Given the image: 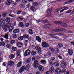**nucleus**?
<instances>
[{"label":"nucleus","instance_id":"nucleus-1","mask_svg":"<svg viewBox=\"0 0 74 74\" xmlns=\"http://www.w3.org/2000/svg\"><path fill=\"white\" fill-rule=\"evenodd\" d=\"M61 66L62 68V73H64L66 71V70L65 69V67H66V63L64 62H62L61 64Z\"/></svg>","mask_w":74,"mask_h":74},{"label":"nucleus","instance_id":"nucleus-2","mask_svg":"<svg viewBox=\"0 0 74 74\" xmlns=\"http://www.w3.org/2000/svg\"><path fill=\"white\" fill-rule=\"evenodd\" d=\"M65 30L63 28H60V29H55L52 31V32L53 33V32H62V31H64Z\"/></svg>","mask_w":74,"mask_h":74},{"label":"nucleus","instance_id":"nucleus-3","mask_svg":"<svg viewBox=\"0 0 74 74\" xmlns=\"http://www.w3.org/2000/svg\"><path fill=\"white\" fill-rule=\"evenodd\" d=\"M30 50H27L24 53V55L25 56H27L30 55Z\"/></svg>","mask_w":74,"mask_h":74},{"label":"nucleus","instance_id":"nucleus-4","mask_svg":"<svg viewBox=\"0 0 74 74\" xmlns=\"http://www.w3.org/2000/svg\"><path fill=\"white\" fill-rule=\"evenodd\" d=\"M34 66L35 67H36V68L38 67V66H39V63L37 60H36L35 61L34 63Z\"/></svg>","mask_w":74,"mask_h":74},{"label":"nucleus","instance_id":"nucleus-5","mask_svg":"<svg viewBox=\"0 0 74 74\" xmlns=\"http://www.w3.org/2000/svg\"><path fill=\"white\" fill-rule=\"evenodd\" d=\"M68 52L69 55L71 56L73 54V50L72 49H69L68 50Z\"/></svg>","mask_w":74,"mask_h":74},{"label":"nucleus","instance_id":"nucleus-6","mask_svg":"<svg viewBox=\"0 0 74 74\" xmlns=\"http://www.w3.org/2000/svg\"><path fill=\"white\" fill-rule=\"evenodd\" d=\"M42 46L43 48H47L49 46V45L47 43L45 42H43L42 43Z\"/></svg>","mask_w":74,"mask_h":74},{"label":"nucleus","instance_id":"nucleus-7","mask_svg":"<svg viewBox=\"0 0 74 74\" xmlns=\"http://www.w3.org/2000/svg\"><path fill=\"white\" fill-rule=\"evenodd\" d=\"M14 63V62L12 61H9L8 62V66L9 67H11L13 65Z\"/></svg>","mask_w":74,"mask_h":74},{"label":"nucleus","instance_id":"nucleus-8","mask_svg":"<svg viewBox=\"0 0 74 74\" xmlns=\"http://www.w3.org/2000/svg\"><path fill=\"white\" fill-rule=\"evenodd\" d=\"M56 72L57 74H60L62 73V70L59 68H57L56 70Z\"/></svg>","mask_w":74,"mask_h":74},{"label":"nucleus","instance_id":"nucleus-9","mask_svg":"<svg viewBox=\"0 0 74 74\" xmlns=\"http://www.w3.org/2000/svg\"><path fill=\"white\" fill-rule=\"evenodd\" d=\"M63 8H64V9L60 10V13L62 12H63V11H65V10H66L68 9V7H63L61 8V9H63Z\"/></svg>","mask_w":74,"mask_h":74},{"label":"nucleus","instance_id":"nucleus-10","mask_svg":"<svg viewBox=\"0 0 74 74\" xmlns=\"http://www.w3.org/2000/svg\"><path fill=\"white\" fill-rule=\"evenodd\" d=\"M74 1V0H69L68 1L64 3V4L65 5V4H70L71 2H73Z\"/></svg>","mask_w":74,"mask_h":74},{"label":"nucleus","instance_id":"nucleus-11","mask_svg":"<svg viewBox=\"0 0 74 74\" xmlns=\"http://www.w3.org/2000/svg\"><path fill=\"white\" fill-rule=\"evenodd\" d=\"M41 22L43 23H47V20H46L43 21H41L40 20H37V22L38 23H39V22Z\"/></svg>","mask_w":74,"mask_h":74},{"label":"nucleus","instance_id":"nucleus-12","mask_svg":"<svg viewBox=\"0 0 74 74\" xmlns=\"http://www.w3.org/2000/svg\"><path fill=\"white\" fill-rule=\"evenodd\" d=\"M25 70V67L24 66L21 67L19 70V72L21 73Z\"/></svg>","mask_w":74,"mask_h":74},{"label":"nucleus","instance_id":"nucleus-13","mask_svg":"<svg viewBox=\"0 0 74 74\" xmlns=\"http://www.w3.org/2000/svg\"><path fill=\"white\" fill-rule=\"evenodd\" d=\"M22 62L21 61H20L17 64V67L18 68H19L21 66H22Z\"/></svg>","mask_w":74,"mask_h":74},{"label":"nucleus","instance_id":"nucleus-14","mask_svg":"<svg viewBox=\"0 0 74 74\" xmlns=\"http://www.w3.org/2000/svg\"><path fill=\"white\" fill-rule=\"evenodd\" d=\"M38 69L40 71H42L44 70V67L41 65L39 66L38 67Z\"/></svg>","mask_w":74,"mask_h":74},{"label":"nucleus","instance_id":"nucleus-15","mask_svg":"<svg viewBox=\"0 0 74 74\" xmlns=\"http://www.w3.org/2000/svg\"><path fill=\"white\" fill-rule=\"evenodd\" d=\"M12 0H7L6 2V4L9 5L11 4V3H12Z\"/></svg>","mask_w":74,"mask_h":74},{"label":"nucleus","instance_id":"nucleus-16","mask_svg":"<svg viewBox=\"0 0 74 74\" xmlns=\"http://www.w3.org/2000/svg\"><path fill=\"white\" fill-rule=\"evenodd\" d=\"M16 45L17 46V47H19V48H21V47H22L23 45L22 43L19 42H18L17 43Z\"/></svg>","mask_w":74,"mask_h":74},{"label":"nucleus","instance_id":"nucleus-17","mask_svg":"<svg viewBox=\"0 0 74 74\" xmlns=\"http://www.w3.org/2000/svg\"><path fill=\"white\" fill-rule=\"evenodd\" d=\"M54 71L55 69H54V68H53V67L52 66L51 67L49 70L50 73H53L54 72Z\"/></svg>","mask_w":74,"mask_h":74},{"label":"nucleus","instance_id":"nucleus-18","mask_svg":"<svg viewBox=\"0 0 74 74\" xmlns=\"http://www.w3.org/2000/svg\"><path fill=\"white\" fill-rule=\"evenodd\" d=\"M36 39L37 41H38V42H40L41 41V38H40V37L38 36H37L36 37Z\"/></svg>","mask_w":74,"mask_h":74},{"label":"nucleus","instance_id":"nucleus-19","mask_svg":"<svg viewBox=\"0 0 74 74\" xmlns=\"http://www.w3.org/2000/svg\"><path fill=\"white\" fill-rule=\"evenodd\" d=\"M30 68V66L29 64H27L25 66V69L26 70L29 71V68Z\"/></svg>","mask_w":74,"mask_h":74},{"label":"nucleus","instance_id":"nucleus-20","mask_svg":"<svg viewBox=\"0 0 74 74\" xmlns=\"http://www.w3.org/2000/svg\"><path fill=\"white\" fill-rule=\"evenodd\" d=\"M35 49H36V50H37V51H40V50H41V49L40 47H39L38 46H36L35 47Z\"/></svg>","mask_w":74,"mask_h":74},{"label":"nucleus","instance_id":"nucleus-21","mask_svg":"<svg viewBox=\"0 0 74 74\" xmlns=\"http://www.w3.org/2000/svg\"><path fill=\"white\" fill-rule=\"evenodd\" d=\"M9 58L11 59H14L15 58V56H14V54H11L10 55Z\"/></svg>","mask_w":74,"mask_h":74},{"label":"nucleus","instance_id":"nucleus-22","mask_svg":"<svg viewBox=\"0 0 74 74\" xmlns=\"http://www.w3.org/2000/svg\"><path fill=\"white\" fill-rule=\"evenodd\" d=\"M50 36H51L52 38H58V37L56 36L55 35H52V34H50Z\"/></svg>","mask_w":74,"mask_h":74},{"label":"nucleus","instance_id":"nucleus-23","mask_svg":"<svg viewBox=\"0 0 74 74\" xmlns=\"http://www.w3.org/2000/svg\"><path fill=\"white\" fill-rule=\"evenodd\" d=\"M14 29V27L13 26H11L9 29V32H10L12 30Z\"/></svg>","mask_w":74,"mask_h":74},{"label":"nucleus","instance_id":"nucleus-24","mask_svg":"<svg viewBox=\"0 0 74 74\" xmlns=\"http://www.w3.org/2000/svg\"><path fill=\"white\" fill-rule=\"evenodd\" d=\"M6 21L7 22H10V21H11V20L10 19V18L8 17H7L6 18Z\"/></svg>","mask_w":74,"mask_h":74},{"label":"nucleus","instance_id":"nucleus-25","mask_svg":"<svg viewBox=\"0 0 74 74\" xmlns=\"http://www.w3.org/2000/svg\"><path fill=\"white\" fill-rule=\"evenodd\" d=\"M19 29H17L14 30L13 32L14 33H18V32H19Z\"/></svg>","mask_w":74,"mask_h":74},{"label":"nucleus","instance_id":"nucleus-26","mask_svg":"<svg viewBox=\"0 0 74 74\" xmlns=\"http://www.w3.org/2000/svg\"><path fill=\"white\" fill-rule=\"evenodd\" d=\"M31 54L33 56H34L36 54V52L35 51H32L31 52Z\"/></svg>","mask_w":74,"mask_h":74},{"label":"nucleus","instance_id":"nucleus-27","mask_svg":"<svg viewBox=\"0 0 74 74\" xmlns=\"http://www.w3.org/2000/svg\"><path fill=\"white\" fill-rule=\"evenodd\" d=\"M40 62L41 64H46V61L42 60L40 61Z\"/></svg>","mask_w":74,"mask_h":74},{"label":"nucleus","instance_id":"nucleus-28","mask_svg":"<svg viewBox=\"0 0 74 74\" xmlns=\"http://www.w3.org/2000/svg\"><path fill=\"white\" fill-rule=\"evenodd\" d=\"M56 59V57H52L51 58L50 60L51 61L53 62L55 61V60Z\"/></svg>","mask_w":74,"mask_h":74},{"label":"nucleus","instance_id":"nucleus-29","mask_svg":"<svg viewBox=\"0 0 74 74\" xmlns=\"http://www.w3.org/2000/svg\"><path fill=\"white\" fill-rule=\"evenodd\" d=\"M19 25L20 26H21V27H23V26H24L23 23L22 22H21L19 23Z\"/></svg>","mask_w":74,"mask_h":74},{"label":"nucleus","instance_id":"nucleus-30","mask_svg":"<svg viewBox=\"0 0 74 74\" xmlns=\"http://www.w3.org/2000/svg\"><path fill=\"white\" fill-rule=\"evenodd\" d=\"M54 64L56 67H58L59 66V62H54Z\"/></svg>","mask_w":74,"mask_h":74},{"label":"nucleus","instance_id":"nucleus-31","mask_svg":"<svg viewBox=\"0 0 74 74\" xmlns=\"http://www.w3.org/2000/svg\"><path fill=\"white\" fill-rule=\"evenodd\" d=\"M62 46V44L61 43H59L57 45V47L58 48H61Z\"/></svg>","mask_w":74,"mask_h":74},{"label":"nucleus","instance_id":"nucleus-32","mask_svg":"<svg viewBox=\"0 0 74 74\" xmlns=\"http://www.w3.org/2000/svg\"><path fill=\"white\" fill-rule=\"evenodd\" d=\"M31 61V59L30 58H28L27 60V63H30Z\"/></svg>","mask_w":74,"mask_h":74},{"label":"nucleus","instance_id":"nucleus-33","mask_svg":"<svg viewBox=\"0 0 74 74\" xmlns=\"http://www.w3.org/2000/svg\"><path fill=\"white\" fill-rule=\"evenodd\" d=\"M8 35L7 34L5 35L4 38H5L6 39H7V40H8Z\"/></svg>","mask_w":74,"mask_h":74},{"label":"nucleus","instance_id":"nucleus-34","mask_svg":"<svg viewBox=\"0 0 74 74\" xmlns=\"http://www.w3.org/2000/svg\"><path fill=\"white\" fill-rule=\"evenodd\" d=\"M29 32L30 34H33V31H32V30L31 29H30L29 30Z\"/></svg>","mask_w":74,"mask_h":74},{"label":"nucleus","instance_id":"nucleus-35","mask_svg":"<svg viewBox=\"0 0 74 74\" xmlns=\"http://www.w3.org/2000/svg\"><path fill=\"white\" fill-rule=\"evenodd\" d=\"M23 38H27L29 37V35H25L23 36Z\"/></svg>","mask_w":74,"mask_h":74},{"label":"nucleus","instance_id":"nucleus-36","mask_svg":"<svg viewBox=\"0 0 74 74\" xmlns=\"http://www.w3.org/2000/svg\"><path fill=\"white\" fill-rule=\"evenodd\" d=\"M55 52L57 54L59 53V49L58 48H56Z\"/></svg>","mask_w":74,"mask_h":74},{"label":"nucleus","instance_id":"nucleus-37","mask_svg":"<svg viewBox=\"0 0 74 74\" xmlns=\"http://www.w3.org/2000/svg\"><path fill=\"white\" fill-rule=\"evenodd\" d=\"M9 16H10V17H12V18H16V15H14L13 16H12V15L9 14Z\"/></svg>","mask_w":74,"mask_h":74},{"label":"nucleus","instance_id":"nucleus-38","mask_svg":"<svg viewBox=\"0 0 74 74\" xmlns=\"http://www.w3.org/2000/svg\"><path fill=\"white\" fill-rule=\"evenodd\" d=\"M18 40H23V36H21L18 38Z\"/></svg>","mask_w":74,"mask_h":74},{"label":"nucleus","instance_id":"nucleus-39","mask_svg":"<svg viewBox=\"0 0 74 74\" xmlns=\"http://www.w3.org/2000/svg\"><path fill=\"white\" fill-rule=\"evenodd\" d=\"M51 16H52V14L51 13H49L46 15V17H51Z\"/></svg>","mask_w":74,"mask_h":74},{"label":"nucleus","instance_id":"nucleus-40","mask_svg":"<svg viewBox=\"0 0 74 74\" xmlns=\"http://www.w3.org/2000/svg\"><path fill=\"white\" fill-rule=\"evenodd\" d=\"M13 38H16L17 37V35H16V34H13Z\"/></svg>","mask_w":74,"mask_h":74},{"label":"nucleus","instance_id":"nucleus-41","mask_svg":"<svg viewBox=\"0 0 74 74\" xmlns=\"http://www.w3.org/2000/svg\"><path fill=\"white\" fill-rule=\"evenodd\" d=\"M15 42V40H11L10 43L11 44H14Z\"/></svg>","mask_w":74,"mask_h":74},{"label":"nucleus","instance_id":"nucleus-42","mask_svg":"<svg viewBox=\"0 0 74 74\" xmlns=\"http://www.w3.org/2000/svg\"><path fill=\"white\" fill-rule=\"evenodd\" d=\"M22 2L24 4H26L27 3V1L26 0H22Z\"/></svg>","mask_w":74,"mask_h":74},{"label":"nucleus","instance_id":"nucleus-43","mask_svg":"<svg viewBox=\"0 0 74 74\" xmlns=\"http://www.w3.org/2000/svg\"><path fill=\"white\" fill-rule=\"evenodd\" d=\"M24 44L25 45H27V43H28V40H26L24 42Z\"/></svg>","mask_w":74,"mask_h":74},{"label":"nucleus","instance_id":"nucleus-44","mask_svg":"<svg viewBox=\"0 0 74 74\" xmlns=\"http://www.w3.org/2000/svg\"><path fill=\"white\" fill-rule=\"evenodd\" d=\"M12 50L14 51H16L17 49V48L16 47H13L12 48Z\"/></svg>","mask_w":74,"mask_h":74},{"label":"nucleus","instance_id":"nucleus-45","mask_svg":"<svg viewBox=\"0 0 74 74\" xmlns=\"http://www.w3.org/2000/svg\"><path fill=\"white\" fill-rule=\"evenodd\" d=\"M42 51L41 50H39V51L38 52V54L39 55H41L42 53Z\"/></svg>","mask_w":74,"mask_h":74},{"label":"nucleus","instance_id":"nucleus-46","mask_svg":"<svg viewBox=\"0 0 74 74\" xmlns=\"http://www.w3.org/2000/svg\"><path fill=\"white\" fill-rule=\"evenodd\" d=\"M49 49H50V50H51V51L53 52L54 51H55V50L52 47H49Z\"/></svg>","mask_w":74,"mask_h":74},{"label":"nucleus","instance_id":"nucleus-47","mask_svg":"<svg viewBox=\"0 0 74 74\" xmlns=\"http://www.w3.org/2000/svg\"><path fill=\"white\" fill-rule=\"evenodd\" d=\"M30 9L31 10H34V9H35V7L34 6H32L30 7Z\"/></svg>","mask_w":74,"mask_h":74},{"label":"nucleus","instance_id":"nucleus-48","mask_svg":"<svg viewBox=\"0 0 74 74\" xmlns=\"http://www.w3.org/2000/svg\"><path fill=\"white\" fill-rule=\"evenodd\" d=\"M11 45L10 44H8L6 45V47L8 48H10L11 47Z\"/></svg>","mask_w":74,"mask_h":74},{"label":"nucleus","instance_id":"nucleus-49","mask_svg":"<svg viewBox=\"0 0 74 74\" xmlns=\"http://www.w3.org/2000/svg\"><path fill=\"white\" fill-rule=\"evenodd\" d=\"M48 62H49V63L50 65H51H51H52V63H53V62L52 61H50V60H49L48 61Z\"/></svg>","mask_w":74,"mask_h":74},{"label":"nucleus","instance_id":"nucleus-50","mask_svg":"<svg viewBox=\"0 0 74 74\" xmlns=\"http://www.w3.org/2000/svg\"><path fill=\"white\" fill-rule=\"evenodd\" d=\"M58 57L60 59H62L63 58H62V56H60V55H58Z\"/></svg>","mask_w":74,"mask_h":74},{"label":"nucleus","instance_id":"nucleus-51","mask_svg":"<svg viewBox=\"0 0 74 74\" xmlns=\"http://www.w3.org/2000/svg\"><path fill=\"white\" fill-rule=\"evenodd\" d=\"M52 10L51 9H49L47 10V12H51V11H52Z\"/></svg>","mask_w":74,"mask_h":74},{"label":"nucleus","instance_id":"nucleus-52","mask_svg":"<svg viewBox=\"0 0 74 74\" xmlns=\"http://www.w3.org/2000/svg\"><path fill=\"white\" fill-rule=\"evenodd\" d=\"M59 35V36H62L63 35V34L61 33H59L57 34H56V35Z\"/></svg>","mask_w":74,"mask_h":74},{"label":"nucleus","instance_id":"nucleus-53","mask_svg":"<svg viewBox=\"0 0 74 74\" xmlns=\"http://www.w3.org/2000/svg\"><path fill=\"white\" fill-rule=\"evenodd\" d=\"M33 5L34 6H37L38 5V3L37 2H35L33 4Z\"/></svg>","mask_w":74,"mask_h":74},{"label":"nucleus","instance_id":"nucleus-54","mask_svg":"<svg viewBox=\"0 0 74 74\" xmlns=\"http://www.w3.org/2000/svg\"><path fill=\"white\" fill-rule=\"evenodd\" d=\"M21 12H22V11H19L17 12V15H20L21 14Z\"/></svg>","mask_w":74,"mask_h":74},{"label":"nucleus","instance_id":"nucleus-55","mask_svg":"<svg viewBox=\"0 0 74 74\" xmlns=\"http://www.w3.org/2000/svg\"><path fill=\"white\" fill-rule=\"evenodd\" d=\"M72 10H69L68 11H67V12H66V14H68L69 13H70V12H71V11H72Z\"/></svg>","mask_w":74,"mask_h":74},{"label":"nucleus","instance_id":"nucleus-56","mask_svg":"<svg viewBox=\"0 0 74 74\" xmlns=\"http://www.w3.org/2000/svg\"><path fill=\"white\" fill-rule=\"evenodd\" d=\"M6 13H5L3 14L2 16L3 17H5L6 16Z\"/></svg>","mask_w":74,"mask_h":74},{"label":"nucleus","instance_id":"nucleus-57","mask_svg":"<svg viewBox=\"0 0 74 74\" xmlns=\"http://www.w3.org/2000/svg\"><path fill=\"white\" fill-rule=\"evenodd\" d=\"M29 25V23H27L25 24V25L26 27H28Z\"/></svg>","mask_w":74,"mask_h":74},{"label":"nucleus","instance_id":"nucleus-58","mask_svg":"<svg viewBox=\"0 0 74 74\" xmlns=\"http://www.w3.org/2000/svg\"><path fill=\"white\" fill-rule=\"evenodd\" d=\"M21 8H25V5H24L23 4H21Z\"/></svg>","mask_w":74,"mask_h":74},{"label":"nucleus","instance_id":"nucleus-59","mask_svg":"<svg viewBox=\"0 0 74 74\" xmlns=\"http://www.w3.org/2000/svg\"><path fill=\"white\" fill-rule=\"evenodd\" d=\"M22 14H23V15H27V13L25 12H23L22 13Z\"/></svg>","mask_w":74,"mask_h":74},{"label":"nucleus","instance_id":"nucleus-60","mask_svg":"<svg viewBox=\"0 0 74 74\" xmlns=\"http://www.w3.org/2000/svg\"><path fill=\"white\" fill-rule=\"evenodd\" d=\"M48 55L49 56H51V53L50 52H48L47 53Z\"/></svg>","mask_w":74,"mask_h":74},{"label":"nucleus","instance_id":"nucleus-61","mask_svg":"<svg viewBox=\"0 0 74 74\" xmlns=\"http://www.w3.org/2000/svg\"><path fill=\"white\" fill-rule=\"evenodd\" d=\"M1 45H3L4 46L5 45V43L4 42L1 43Z\"/></svg>","mask_w":74,"mask_h":74},{"label":"nucleus","instance_id":"nucleus-62","mask_svg":"<svg viewBox=\"0 0 74 74\" xmlns=\"http://www.w3.org/2000/svg\"><path fill=\"white\" fill-rule=\"evenodd\" d=\"M51 25L49 24H47L45 25V26H51Z\"/></svg>","mask_w":74,"mask_h":74},{"label":"nucleus","instance_id":"nucleus-63","mask_svg":"<svg viewBox=\"0 0 74 74\" xmlns=\"http://www.w3.org/2000/svg\"><path fill=\"white\" fill-rule=\"evenodd\" d=\"M28 40H29V41H30L32 40V37H29L28 38Z\"/></svg>","mask_w":74,"mask_h":74},{"label":"nucleus","instance_id":"nucleus-64","mask_svg":"<svg viewBox=\"0 0 74 74\" xmlns=\"http://www.w3.org/2000/svg\"><path fill=\"white\" fill-rule=\"evenodd\" d=\"M45 74H49V72L47 71L46 72Z\"/></svg>","mask_w":74,"mask_h":74}]
</instances>
